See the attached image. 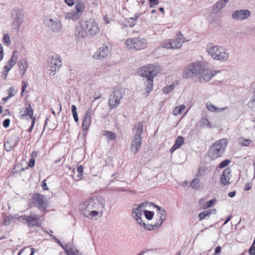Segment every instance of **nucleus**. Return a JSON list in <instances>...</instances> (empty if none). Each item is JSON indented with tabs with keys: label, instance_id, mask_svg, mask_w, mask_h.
<instances>
[{
	"label": "nucleus",
	"instance_id": "obj_29",
	"mask_svg": "<svg viewBox=\"0 0 255 255\" xmlns=\"http://www.w3.org/2000/svg\"><path fill=\"white\" fill-rule=\"evenodd\" d=\"M213 212L215 213H216V209H214V210H207V211H204V212H202V213L199 214V218H200V220H202L205 219L206 217H209L210 215Z\"/></svg>",
	"mask_w": 255,
	"mask_h": 255
},
{
	"label": "nucleus",
	"instance_id": "obj_8",
	"mask_svg": "<svg viewBox=\"0 0 255 255\" xmlns=\"http://www.w3.org/2000/svg\"><path fill=\"white\" fill-rule=\"evenodd\" d=\"M125 44L130 49L140 50L147 47V42L144 38L134 37L128 38L125 41Z\"/></svg>",
	"mask_w": 255,
	"mask_h": 255
},
{
	"label": "nucleus",
	"instance_id": "obj_28",
	"mask_svg": "<svg viewBox=\"0 0 255 255\" xmlns=\"http://www.w3.org/2000/svg\"><path fill=\"white\" fill-rule=\"evenodd\" d=\"M160 217L157 223L154 224L155 228L159 227L163 223V221L165 220L166 216V212L164 209L162 210V212L160 213Z\"/></svg>",
	"mask_w": 255,
	"mask_h": 255
},
{
	"label": "nucleus",
	"instance_id": "obj_46",
	"mask_svg": "<svg viewBox=\"0 0 255 255\" xmlns=\"http://www.w3.org/2000/svg\"><path fill=\"white\" fill-rule=\"evenodd\" d=\"M141 225H142L144 227L145 229L148 231L154 230V228L155 227L154 225H151L149 224H146L144 223H142Z\"/></svg>",
	"mask_w": 255,
	"mask_h": 255
},
{
	"label": "nucleus",
	"instance_id": "obj_12",
	"mask_svg": "<svg viewBox=\"0 0 255 255\" xmlns=\"http://www.w3.org/2000/svg\"><path fill=\"white\" fill-rule=\"evenodd\" d=\"M159 67L153 65H147L139 68L137 70V73L139 75L144 78L151 77L154 78L159 73Z\"/></svg>",
	"mask_w": 255,
	"mask_h": 255
},
{
	"label": "nucleus",
	"instance_id": "obj_7",
	"mask_svg": "<svg viewBox=\"0 0 255 255\" xmlns=\"http://www.w3.org/2000/svg\"><path fill=\"white\" fill-rule=\"evenodd\" d=\"M125 94V90L120 87H116L109 99V106L111 110L116 109L121 103V100Z\"/></svg>",
	"mask_w": 255,
	"mask_h": 255
},
{
	"label": "nucleus",
	"instance_id": "obj_64",
	"mask_svg": "<svg viewBox=\"0 0 255 255\" xmlns=\"http://www.w3.org/2000/svg\"><path fill=\"white\" fill-rule=\"evenodd\" d=\"M251 185L249 183H247L245 184V189L248 191L251 189Z\"/></svg>",
	"mask_w": 255,
	"mask_h": 255
},
{
	"label": "nucleus",
	"instance_id": "obj_55",
	"mask_svg": "<svg viewBox=\"0 0 255 255\" xmlns=\"http://www.w3.org/2000/svg\"><path fill=\"white\" fill-rule=\"evenodd\" d=\"M249 254L250 255H255V246L254 245L249 249Z\"/></svg>",
	"mask_w": 255,
	"mask_h": 255
},
{
	"label": "nucleus",
	"instance_id": "obj_57",
	"mask_svg": "<svg viewBox=\"0 0 255 255\" xmlns=\"http://www.w3.org/2000/svg\"><path fill=\"white\" fill-rule=\"evenodd\" d=\"M102 97V94L99 92H96L95 93V95H94V100H97L100 98H101Z\"/></svg>",
	"mask_w": 255,
	"mask_h": 255
},
{
	"label": "nucleus",
	"instance_id": "obj_54",
	"mask_svg": "<svg viewBox=\"0 0 255 255\" xmlns=\"http://www.w3.org/2000/svg\"><path fill=\"white\" fill-rule=\"evenodd\" d=\"M9 96L8 97H12L14 95V89L13 87H10L8 89Z\"/></svg>",
	"mask_w": 255,
	"mask_h": 255
},
{
	"label": "nucleus",
	"instance_id": "obj_47",
	"mask_svg": "<svg viewBox=\"0 0 255 255\" xmlns=\"http://www.w3.org/2000/svg\"><path fill=\"white\" fill-rule=\"evenodd\" d=\"M149 2V7L153 8L159 3V0H148Z\"/></svg>",
	"mask_w": 255,
	"mask_h": 255
},
{
	"label": "nucleus",
	"instance_id": "obj_50",
	"mask_svg": "<svg viewBox=\"0 0 255 255\" xmlns=\"http://www.w3.org/2000/svg\"><path fill=\"white\" fill-rule=\"evenodd\" d=\"M35 119H36L35 118H32V121H31V126L30 127V128L27 130L28 132H31V131L32 130V129L33 128V127H34V125L35 123Z\"/></svg>",
	"mask_w": 255,
	"mask_h": 255
},
{
	"label": "nucleus",
	"instance_id": "obj_14",
	"mask_svg": "<svg viewBox=\"0 0 255 255\" xmlns=\"http://www.w3.org/2000/svg\"><path fill=\"white\" fill-rule=\"evenodd\" d=\"M84 27L87 33H89L91 36H95L100 31L98 24L92 19H90L85 22Z\"/></svg>",
	"mask_w": 255,
	"mask_h": 255
},
{
	"label": "nucleus",
	"instance_id": "obj_15",
	"mask_svg": "<svg viewBox=\"0 0 255 255\" xmlns=\"http://www.w3.org/2000/svg\"><path fill=\"white\" fill-rule=\"evenodd\" d=\"M46 25L54 32H59L62 28L60 20L57 18H50L46 20Z\"/></svg>",
	"mask_w": 255,
	"mask_h": 255
},
{
	"label": "nucleus",
	"instance_id": "obj_27",
	"mask_svg": "<svg viewBox=\"0 0 255 255\" xmlns=\"http://www.w3.org/2000/svg\"><path fill=\"white\" fill-rule=\"evenodd\" d=\"M206 108L207 110L211 112L218 113L219 112L223 111L227 108V107L221 108H218L214 106L211 103L208 102L206 103Z\"/></svg>",
	"mask_w": 255,
	"mask_h": 255
},
{
	"label": "nucleus",
	"instance_id": "obj_48",
	"mask_svg": "<svg viewBox=\"0 0 255 255\" xmlns=\"http://www.w3.org/2000/svg\"><path fill=\"white\" fill-rule=\"evenodd\" d=\"M15 64H12L10 62V61H8L6 64L3 67V69H7V68H9V70L11 69V68L15 65Z\"/></svg>",
	"mask_w": 255,
	"mask_h": 255
},
{
	"label": "nucleus",
	"instance_id": "obj_22",
	"mask_svg": "<svg viewBox=\"0 0 255 255\" xmlns=\"http://www.w3.org/2000/svg\"><path fill=\"white\" fill-rule=\"evenodd\" d=\"M20 113H22L21 116L22 118H24L27 116H29L30 118L32 120L33 115V111L30 104L25 103L23 111H20Z\"/></svg>",
	"mask_w": 255,
	"mask_h": 255
},
{
	"label": "nucleus",
	"instance_id": "obj_19",
	"mask_svg": "<svg viewBox=\"0 0 255 255\" xmlns=\"http://www.w3.org/2000/svg\"><path fill=\"white\" fill-rule=\"evenodd\" d=\"M110 52V49L108 46L103 44L98 50L95 52L93 57L95 59H103L107 56Z\"/></svg>",
	"mask_w": 255,
	"mask_h": 255
},
{
	"label": "nucleus",
	"instance_id": "obj_24",
	"mask_svg": "<svg viewBox=\"0 0 255 255\" xmlns=\"http://www.w3.org/2000/svg\"><path fill=\"white\" fill-rule=\"evenodd\" d=\"M18 141V138L15 137V139L13 140L11 139L5 142V143L4 144L5 149L7 151H11V149H13V148L16 145Z\"/></svg>",
	"mask_w": 255,
	"mask_h": 255
},
{
	"label": "nucleus",
	"instance_id": "obj_41",
	"mask_svg": "<svg viewBox=\"0 0 255 255\" xmlns=\"http://www.w3.org/2000/svg\"><path fill=\"white\" fill-rule=\"evenodd\" d=\"M144 214L145 218L148 220H151L154 215L153 212L147 210H144Z\"/></svg>",
	"mask_w": 255,
	"mask_h": 255
},
{
	"label": "nucleus",
	"instance_id": "obj_58",
	"mask_svg": "<svg viewBox=\"0 0 255 255\" xmlns=\"http://www.w3.org/2000/svg\"><path fill=\"white\" fill-rule=\"evenodd\" d=\"M64 1L69 6H72L74 4V0H64Z\"/></svg>",
	"mask_w": 255,
	"mask_h": 255
},
{
	"label": "nucleus",
	"instance_id": "obj_43",
	"mask_svg": "<svg viewBox=\"0 0 255 255\" xmlns=\"http://www.w3.org/2000/svg\"><path fill=\"white\" fill-rule=\"evenodd\" d=\"M216 202L215 199H212L210 200L208 202H207L205 203L203 205V208L204 209H208L210 207H211Z\"/></svg>",
	"mask_w": 255,
	"mask_h": 255
},
{
	"label": "nucleus",
	"instance_id": "obj_3",
	"mask_svg": "<svg viewBox=\"0 0 255 255\" xmlns=\"http://www.w3.org/2000/svg\"><path fill=\"white\" fill-rule=\"evenodd\" d=\"M133 131L134 133L133 138L131 142L130 150L136 154L138 152V149L141 145V134L143 132V125L141 122H138L135 124Z\"/></svg>",
	"mask_w": 255,
	"mask_h": 255
},
{
	"label": "nucleus",
	"instance_id": "obj_62",
	"mask_svg": "<svg viewBox=\"0 0 255 255\" xmlns=\"http://www.w3.org/2000/svg\"><path fill=\"white\" fill-rule=\"evenodd\" d=\"M71 111L72 114L73 113H76L77 112V108L75 105H72L71 106Z\"/></svg>",
	"mask_w": 255,
	"mask_h": 255
},
{
	"label": "nucleus",
	"instance_id": "obj_33",
	"mask_svg": "<svg viewBox=\"0 0 255 255\" xmlns=\"http://www.w3.org/2000/svg\"><path fill=\"white\" fill-rule=\"evenodd\" d=\"M141 15V13H136L134 14V17H130L129 18L130 20H132V22L130 23L128 25L129 27H133L134 26L136 23V19Z\"/></svg>",
	"mask_w": 255,
	"mask_h": 255
},
{
	"label": "nucleus",
	"instance_id": "obj_4",
	"mask_svg": "<svg viewBox=\"0 0 255 255\" xmlns=\"http://www.w3.org/2000/svg\"><path fill=\"white\" fill-rule=\"evenodd\" d=\"M208 55L213 59L222 62L227 61L229 54L226 49L219 46H213L207 49Z\"/></svg>",
	"mask_w": 255,
	"mask_h": 255
},
{
	"label": "nucleus",
	"instance_id": "obj_10",
	"mask_svg": "<svg viewBox=\"0 0 255 255\" xmlns=\"http://www.w3.org/2000/svg\"><path fill=\"white\" fill-rule=\"evenodd\" d=\"M49 69L47 73L50 76H54L57 71L62 66V60L58 54H54L49 56L47 59Z\"/></svg>",
	"mask_w": 255,
	"mask_h": 255
},
{
	"label": "nucleus",
	"instance_id": "obj_30",
	"mask_svg": "<svg viewBox=\"0 0 255 255\" xmlns=\"http://www.w3.org/2000/svg\"><path fill=\"white\" fill-rule=\"evenodd\" d=\"M224 2L222 1L221 0L216 2L213 7V10L215 12H216L223 8L225 6Z\"/></svg>",
	"mask_w": 255,
	"mask_h": 255
},
{
	"label": "nucleus",
	"instance_id": "obj_49",
	"mask_svg": "<svg viewBox=\"0 0 255 255\" xmlns=\"http://www.w3.org/2000/svg\"><path fill=\"white\" fill-rule=\"evenodd\" d=\"M202 122L203 125H206L208 127H211L210 123L208 119L206 118L202 119Z\"/></svg>",
	"mask_w": 255,
	"mask_h": 255
},
{
	"label": "nucleus",
	"instance_id": "obj_26",
	"mask_svg": "<svg viewBox=\"0 0 255 255\" xmlns=\"http://www.w3.org/2000/svg\"><path fill=\"white\" fill-rule=\"evenodd\" d=\"M18 65L19 67L20 74L22 76H23L25 74L28 66L27 61L25 59L20 60L18 62Z\"/></svg>",
	"mask_w": 255,
	"mask_h": 255
},
{
	"label": "nucleus",
	"instance_id": "obj_18",
	"mask_svg": "<svg viewBox=\"0 0 255 255\" xmlns=\"http://www.w3.org/2000/svg\"><path fill=\"white\" fill-rule=\"evenodd\" d=\"M251 15V12L248 9H240L234 11L232 14L233 19L237 20H243Z\"/></svg>",
	"mask_w": 255,
	"mask_h": 255
},
{
	"label": "nucleus",
	"instance_id": "obj_44",
	"mask_svg": "<svg viewBox=\"0 0 255 255\" xmlns=\"http://www.w3.org/2000/svg\"><path fill=\"white\" fill-rule=\"evenodd\" d=\"M231 163V160L229 159H226L222 161L219 165L220 168H223L227 166Z\"/></svg>",
	"mask_w": 255,
	"mask_h": 255
},
{
	"label": "nucleus",
	"instance_id": "obj_20",
	"mask_svg": "<svg viewBox=\"0 0 255 255\" xmlns=\"http://www.w3.org/2000/svg\"><path fill=\"white\" fill-rule=\"evenodd\" d=\"M92 109H89L85 113L82 125V129L83 130H87L89 129L92 122Z\"/></svg>",
	"mask_w": 255,
	"mask_h": 255
},
{
	"label": "nucleus",
	"instance_id": "obj_16",
	"mask_svg": "<svg viewBox=\"0 0 255 255\" xmlns=\"http://www.w3.org/2000/svg\"><path fill=\"white\" fill-rule=\"evenodd\" d=\"M34 204L41 211H44L47 207V202L46 197L39 194L34 195Z\"/></svg>",
	"mask_w": 255,
	"mask_h": 255
},
{
	"label": "nucleus",
	"instance_id": "obj_60",
	"mask_svg": "<svg viewBox=\"0 0 255 255\" xmlns=\"http://www.w3.org/2000/svg\"><path fill=\"white\" fill-rule=\"evenodd\" d=\"M77 171L78 172V173H83V168L82 166H81V165L78 166L77 168Z\"/></svg>",
	"mask_w": 255,
	"mask_h": 255
},
{
	"label": "nucleus",
	"instance_id": "obj_34",
	"mask_svg": "<svg viewBox=\"0 0 255 255\" xmlns=\"http://www.w3.org/2000/svg\"><path fill=\"white\" fill-rule=\"evenodd\" d=\"M207 168L206 167H204V166L200 167L198 168V172L197 173L196 176L197 177H201L205 175V172L207 171Z\"/></svg>",
	"mask_w": 255,
	"mask_h": 255
},
{
	"label": "nucleus",
	"instance_id": "obj_52",
	"mask_svg": "<svg viewBox=\"0 0 255 255\" xmlns=\"http://www.w3.org/2000/svg\"><path fill=\"white\" fill-rule=\"evenodd\" d=\"M22 87H21V94L25 91V89L27 88L28 86V83L26 82L22 81Z\"/></svg>",
	"mask_w": 255,
	"mask_h": 255
},
{
	"label": "nucleus",
	"instance_id": "obj_37",
	"mask_svg": "<svg viewBox=\"0 0 255 255\" xmlns=\"http://www.w3.org/2000/svg\"><path fill=\"white\" fill-rule=\"evenodd\" d=\"M251 140L250 139H246L241 137L239 139V144L242 146H248L251 143Z\"/></svg>",
	"mask_w": 255,
	"mask_h": 255
},
{
	"label": "nucleus",
	"instance_id": "obj_11",
	"mask_svg": "<svg viewBox=\"0 0 255 255\" xmlns=\"http://www.w3.org/2000/svg\"><path fill=\"white\" fill-rule=\"evenodd\" d=\"M85 3L81 1H76L75 5V9L70 12H66L65 18L67 20H76L83 14L85 10Z\"/></svg>",
	"mask_w": 255,
	"mask_h": 255
},
{
	"label": "nucleus",
	"instance_id": "obj_25",
	"mask_svg": "<svg viewBox=\"0 0 255 255\" xmlns=\"http://www.w3.org/2000/svg\"><path fill=\"white\" fill-rule=\"evenodd\" d=\"M75 35L78 38H85L87 35V32L86 29L82 26L77 27L76 29Z\"/></svg>",
	"mask_w": 255,
	"mask_h": 255
},
{
	"label": "nucleus",
	"instance_id": "obj_2",
	"mask_svg": "<svg viewBox=\"0 0 255 255\" xmlns=\"http://www.w3.org/2000/svg\"><path fill=\"white\" fill-rule=\"evenodd\" d=\"M214 75L211 71L205 68L199 62H194L189 65L184 69L183 73V77L185 78H190L194 76H198L201 83L209 81Z\"/></svg>",
	"mask_w": 255,
	"mask_h": 255
},
{
	"label": "nucleus",
	"instance_id": "obj_1",
	"mask_svg": "<svg viewBox=\"0 0 255 255\" xmlns=\"http://www.w3.org/2000/svg\"><path fill=\"white\" fill-rule=\"evenodd\" d=\"M105 205L106 200L104 198L93 197L84 202L80 205V210L85 217L91 219L98 216H102Z\"/></svg>",
	"mask_w": 255,
	"mask_h": 255
},
{
	"label": "nucleus",
	"instance_id": "obj_59",
	"mask_svg": "<svg viewBox=\"0 0 255 255\" xmlns=\"http://www.w3.org/2000/svg\"><path fill=\"white\" fill-rule=\"evenodd\" d=\"M34 164H35V160L33 158L30 159V160H29V162H28L29 166L30 167H32L34 166Z\"/></svg>",
	"mask_w": 255,
	"mask_h": 255
},
{
	"label": "nucleus",
	"instance_id": "obj_13",
	"mask_svg": "<svg viewBox=\"0 0 255 255\" xmlns=\"http://www.w3.org/2000/svg\"><path fill=\"white\" fill-rule=\"evenodd\" d=\"M184 41L181 37L165 41L162 44V47L167 49H176L181 48Z\"/></svg>",
	"mask_w": 255,
	"mask_h": 255
},
{
	"label": "nucleus",
	"instance_id": "obj_53",
	"mask_svg": "<svg viewBox=\"0 0 255 255\" xmlns=\"http://www.w3.org/2000/svg\"><path fill=\"white\" fill-rule=\"evenodd\" d=\"M4 71L2 75V77L3 79H5L7 78L8 73L9 71V68H7V69H3Z\"/></svg>",
	"mask_w": 255,
	"mask_h": 255
},
{
	"label": "nucleus",
	"instance_id": "obj_5",
	"mask_svg": "<svg viewBox=\"0 0 255 255\" xmlns=\"http://www.w3.org/2000/svg\"><path fill=\"white\" fill-rule=\"evenodd\" d=\"M227 142L225 139H221L217 141L210 148L209 151V156L212 159H215L220 157L225 151Z\"/></svg>",
	"mask_w": 255,
	"mask_h": 255
},
{
	"label": "nucleus",
	"instance_id": "obj_61",
	"mask_svg": "<svg viewBox=\"0 0 255 255\" xmlns=\"http://www.w3.org/2000/svg\"><path fill=\"white\" fill-rule=\"evenodd\" d=\"M72 114H73V116L74 121H75V122L77 123L79 121V118H78L77 113H73Z\"/></svg>",
	"mask_w": 255,
	"mask_h": 255
},
{
	"label": "nucleus",
	"instance_id": "obj_31",
	"mask_svg": "<svg viewBox=\"0 0 255 255\" xmlns=\"http://www.w3.org/2000/svg\"><path fill=\"white\" fill-rule=\"evenodd\" d=\"M185 109V106L184 105H181L179 106L176 107L172 111V114L174 116H177L178 114L181 113Z\"/></svg>",
	"mask_w": 255,
	"mask_h": 255
},
{
	"label": "nucleus",
	"instance_id": "obj_21",
	"mask_svg": "<svg viewBox=\"0 0 255 255\" xmlns=\"http://www.w3.org/2000/svg\"><path fill=\"white\" fill-rule=\"evenodd\" d=\"M153 78H154L151 77L143 79L144 82L143 94L146 96H147L152 90Z\"/></svg>",
	"mask_w": 255,
	"mask_h": 255
},
{
	"label": "nucleus",
	"instance_id": "obj_9",
	"mask_svg": "<svg viewBox=\"0 0 255 255\" xmlns=\"http://www.w3.org/2000/svg\"><path fill=\"white\" fill-rule=\"evenodd\" d=\"M10 14L11 26L13 29L18 31L23 23L24 15L22 11L18 7H14L11 11Z\"/></svg>",
	"mask_w": 255,
	"mask_h": 255
},
{
	"label": "nucleus",
	"instance_id": "obj_38",
	"mask_svg": "<svg viewBox=\"0 0 255 255\" xmlns=\"http://www.w3.org/2000/svg\"><path fill=\"white\" fill-rule=\"evenodd\" d=\"M2 41L3 44L6 46H9L10 45V40L8 34H5L2 37Z\"/></svg>",
	"mask_w": 255,
	"mask_h": 255
},
{
	"label": "nucleus",
	"instance_id": "obj_35",
	"mask_svg": "<svg viewBox=\"0 0 255 255\" xmlns=\"http://www.w3.org/2000/svg\"><path fill=\"white\" fill-rule=\"evenodd\" d=\"M104 135L108 140L115 139L117 136L114 132L110 131H106Z\"/></svg>",
	"mask_w": 255,
	"mask_h": 255
},
{
	"label": "nucleus",
	"instance_id": "obj_32",
	"mask_svg": "<svg viewBox=\"0 0 255 255\" xmlns=\"http://www.w3.org/2000/svg\"><path fill=\"white\" fill-rule=\"evenodd\" d=\"M200 182V180L197 178H195L193 179L192 180V181L191 182L190 186L193 189H194L195 190H197L200 187V186H199Z\"/></svg>",
	"mask_w": 255,
	"mask_h": 255
},
{
	"label": "nucleus",
	"instance_id": "obj_17",
	"mask_svg": "<svg viewBox=\"0 0 255 255\" xmlns=\"http://www.w3.org/2000/svg\"><path fill=\"white\" fill-rule=\"evenodd\" d=\"M146 205L145 202H143L140 204H139L136 207H134L133 208L132 210V216L133 219L136 221L138 224L141 225L142 221L141 218V216L142 215V207L144 206V205Z\"/></svg>",
	"mask_w": 255,
	"mask_h": 255
},
{
	"label": "nucleus",
	"instance_id": "obj_23",
	"mask_svg": "<svg viewBox=\"0 0 255 255\" xmlns=\"http://www.w3.org/2000/svg\"><path fill=\"white\" fill-rule=\"evenodd\" d=\"M230 173V170L229 168H226L222 172L220 178V183L224 185H227L229 181L230 178L229 175Z\"/></svg>",
	"mask_w": 255,
	"mask_h": 255
},
{
	"label": "nucleus",
	"instance_id": "obj_45",
	"mask_svg": "<svg viewBox=\"0 0 255 255\" xmlns=\"http://www.w3.org/2000/svg\"><path fill=\"white\" fill-rule=\"evenodd\" d=\"M13 220V217L12 216H8L7 217L5 218L3 224L4 225H8L10 224L11 222Z\"/></svg>",
	"mask_w": 255,
	"mask_h": 255
},
{
	"label": "nucleus",
	"instance_id": "obj_6",
	"mask_svg": "<svg viewBox=\"0 0 255 255\" xmlns=\"http://www.w3.org/2000/svg\"><path fill=\"white\" fill-rule=\"evenodd\" d=\"M41 217L37 214L30 213L28 215H23L17 218V221L26 225L29 228L40 227L42 223Z\"/></svg>",
	"mask_w": 255,
	"mask_h": 255
},
{
	"label": "nucleus",
	"instance_id": "obj_56",
	"mask_svg": "<svg viewBox=\"0 0 255 255\" xmlns=\"http://www.w3.org/2000/svg\"><path fill=\"white\" fill-rule=\"evenodd\" d=\"M41 186L44 190H47L48 189L45 180H44L42 181Z\"/></svg>",
	"mask_w": 255,
	"mask_h": 255
},
{
	"label": "nucleus",
	"instance_id": "obj_40",
	"mask_svg": "<svg viewBox=\"0 0 255 255\" xmlns=\"http://www.w3.org/2000/svg\"><path fill=\"white\" fill-rule=\"evenodd\" d=\"M175 88V86L174 84H171L169 86H167L163 88V92L164 94H168L170 92L173 90Z\"/></svg>",
	"mask_w": 255,
	"mask_h": 255
},
{
	"label": "nucleus",
	"instance_id": "obj_42",
	"mask_svg": "<svg viewBox=\"0 0 255 255\" xmlns=\"http://www.w3.org/2000/svg\"><path fill=\"white\" fill-rule=\"evenodd\" d=\"M17 59V51L16 50H14L13 52L12 55L11 56V58L9 60V61H10V62H11L12 64H15Z\"/></svg>",
	"mask_w": 255,
	"mask_h": 255
},
{
	"label": "nucleus",
	"instance_id": "obj_63",
	"mask_svg": "<svg viewBox=\"0 0 255 255\" xmlns=\"http://www.w3.org/2000/svg\"><path fill=\"white\" fill-rule=\"evenodd\" d=\"M236 191L230 192L229 193L228 196L231 198H233L236 195Z\"/></svg>",
	"mask_w": 255,
	"mask_h": 255
},
{
	"label": "nucleus",
	"instance_id": "obj_39",
	"mask_svg": "<svg viewBox=\"0 0 255 255\" xmlns=\"http://www.w3.org/2000/svg\"><path fill=\"white\" fill-rule=\"evenodd\" d=\"M65 253L67 255H78L79 251L76 249L74 250L72 248H69L68 249H65Z\"/></svg>",
	"mask_w": 255,
	"mask_h": 255
},
{
	"label": "nucleus",
	"instance_id": "obj_51",
	"mask_svg": "<svg viewBox=\"0 0 255 255\" xmlns=\"http://www.w3.org/2000/svg\"><path fill=\"white\" fill-rule=\"evenodd\" d=\"M9 124H10V120L8 119H6L3 121V122L2 123V125L4 128H6L9 127Z\"/></svg>",
	"mask_w": 255,
	"mask_h": 255
},
{
	"label": "nucleus",
	"instance_id": "obj_36",
	"mask_svg": "<svg viewBox=\"0 0 255 255\" xmlns=\"http://www.w3.org/2000/svg\"><path fill=\"white\" fill-rule=\"evenodd\" d=\"M184 142V138L182 136H178L176 138L174 144L179 148Z\"/></svg>",
	"mask_w": 255,
	"mask_h": 255
}]
</instances>
